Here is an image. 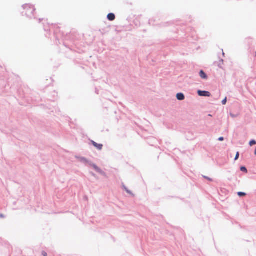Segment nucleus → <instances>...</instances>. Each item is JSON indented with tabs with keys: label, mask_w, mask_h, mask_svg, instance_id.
I'll return each instance as SVG.
<instances>
[{
	"label": "nucleus",
	"mask_w": 256,
	"mask_h": 256,
	"mask_svg": "<svg viewBox=\"0 0 256 256\" xmlns=\"http://www.w3.org/2000/svg\"><path fill=\"white\" fill-rule=\"evenodd\" d=\"M42 255L43 256H48V254L45 251H42Z\"/></svg>",
	"instance_id": "nucleus-19"
},
{
	"label": "nucleus",
	"mask_w": 256,
	"mask_h": 256,
	"mask_svg": "<svg viewBox=\"0 0 256 256\" xmlns=\"http://www.w3.org/2000/svg\"><path fill=\"white\" fill-rule=\"evenodd\" d=\"M239 157H240V153L238 152L236 154L234 160H238V159Z\"/></svg>",
	"instance_id": "nucleus-15"
},
{
	"label": "nucleus",
	"mask_w": 256,
	"mask_h": 256,
	"mask_svg": "<svg viewBox=\"0 0 256 256\" xmlns=\"http://www.w3.org/2000/svg\"><path fill=\"white\" fill-rule=\"evenodd\" d=\"M240 171H242V172H244V173L248 172V170L245 166H241L240 167Z\"/></svg>",
	"instance_id": "nucleus-11"
},
{
	"label": "nucleus",
	"mask_w": 256,
	"mask_h": 256,
	"mask_svg": "<svg viewBox=\"0 0 256 256\" xmlns=\"http://www.w3.org/2000/svg\"><path fill=\"white\" fill-rule=\"evenodd\" d=\"M88 165L94 168V170L100 174H101L102 175L105 174V172L92 162L90 161Z\"/></svg>",
	"instance_id": "nucleus-2"
},
{
	"label": "nucleus",
	"mask_w": 256,
	"mask_h": 256,
	"mask_svg": "<svg viewBox=\"0 0 256 256\" xmlns=\"http://www.w3.org/2000/svg\"><path fill=\"white\" fill-rule=\"evenodd\" d=\"M43 20V19L40 18L39 19V22H40L41 20Z\"/></svg>",
	"instance_id": "nucleus-25"
},
{
	"label": "nucleus",
	"mask_w": 256,
	"mask_h": 256,
	"mask_svg": "<svg viewBox=\"0 0 256 256\" xmlns=\"http://www.w3.org/2000/svg\"><path fill=\"white\" fill-rule=\"evenodd\" d=\"M222 56H224V52H223V51H222Z\"/></svg>",
	"instance_id": "nucleus-27"
},
{
	"label": "nucleus",
	"mask_w": 256,
	"mask_h": 256,
	"mask_svg": "<svg viewBox=\"0 0 256 256\" xmlns=\"http://www.w3.org/2000/svg\"><path fill=\"white\" fill-rule=\"evenodd\" d=\"M122 188L126 192L128 193V194H132L133 195V194L132 193V191H130V190H129L126 186L124 185H123L122 186Z\"/></svg>",
	"instance_id": "nucleus-10"
},
{
	"label": "nucleus",
	"mask_w": 256,
	"mask_h": 256,
	"mask_svg": "<svg viewBox=\"0 0 256 256\" xmlns=\"http://www.w3.org/2000/svg\"><path fill=\"white\" fill-rule=\"evenodd\" d=\"M224 64V60L222 59H220V62L218 63V68H223L222 66V65Z\"/></svg>",
	"instance_id": "nucleus-12"
},
{
	"label": "nucleus",
	"mask_w": 256,
	"mask_h": 256,
	"mask_svg": "<svg viewBox=\"0 0 256 256\" xmlns=\"http://www.w3.org/2000/svg\"><path fill=\"white\" fill-rule=\"evenodd\" d=\"M44 30L46 32H48V30H50L49 26H44Z\"/></svg>",
	"instance_id": "nucleus-16"
},
{
	"label": "nucleus",
	"mask_w": 256,
	"mask_h": 256,
	"mask_svg": "<svg viewBox=\"0 0 256 256\" xmlns=\"http://www.w3.org/2000/svg\"><path fill=\"white\" fill-rule=\"evenodd\" d=\"M90 144L94 146L97 150H101L103 148V144H98L92 140H90Z\"/></svg>",
	"instance_id": "nucleus-4"
},
{
	"label": "nucleus",
	"mask_w": 256,
	"mask_h": 256,
	"mask_svg": "<svg viewBox=\"0 0 256 256\" xmlns=\"http://www.w3.org/2000/svg\"><path fill=\"white\" fill-rule=\"evenodd\" d=\"M250 54L254 57V58L255 59L256 58V52L254 50H252V48H250Z\"/></svg>",
	"instance_id": "nucleus-9"
},
{
	"label": "nucleus",
	"mask_w": 256,
	"mask_h": 256,
	"mask_svg": "<svg viewBox=\"0 0 256 256\" xmlns=\"http://www.w3.org/2000/svg\"><path fill=\"white\" fill-rule=\"evenodd\" d=\"M197 93L200 96L210 97L211 96L210 92L206 90H198Z\"/></svg>",
	"instance_id": "nucleus-3"
},
{
	"label": "nucleus",
	"mask_w": 256,
	"mask_h": 256,
	"mask_svg": "<svg viewBox=\"0 0 256 256\" xmlns=\"http://www.w3.org/2000/svg\"><path fill=\"white\" fill-rule=\"evenodd\" d=\"M90 174H91L92 176H96V174H95L94 172H90Z\"/></svg>",
	"instance_id": "nucleus-23"
},
{
	"label": "nucleus",
	"mask_w": 256,
	"mask_h": 256,
	"mask_svg": "<svg viewBox=\"0 0 256 256\" xmlns=\"http://www.w3.org/2000/svg\"><path fill=\"white\" fill-rule=\"evenodd\" d=\"M227 102V98L226 97L222 102V105H225L226 104Z\"/></svg>",
	"instance_id": "nucleus-17"
},
{
	"label": "nucleus",
	"mask_w": 256,
	"mask_h": 256,
	"mask_svg": "<svg viewBox=\"0 0 256 256\" xmlns=\"http://www.w3.org/2000/svg\"><path fill=\"white\" fill-rule=\"evenodd\" d=\"M76 158L78 159L80 162L84 164H88L90 160H88L84 157L80 156H76Z\"/></svg>",
	"instance_id": "nucleus-5"
},
{
	"label": "nucleus",
	"mask_w": 256,
	"mask_h": 256,
	"mask_svg": "<svg viewBox=\"0 0 256 256\" xmlns=\"http://www.w3.org/2000/svg\"><path fill=\"white\" fill-rule=\"evenodd\" d=\"M256 144V140H251L249 142V145L252 146Z\"/></svg>",
	"instance_id": "nucleus-13"
},
{
	"label": "nucleus",
	"mask_w": 256,
	"mask_h": 256,
	"mask_svg": "<svg viewBox=\"0 0 256 256\" xmlns=\"http://www.w3.org/2000/svg\"><path fill=\"white\" fill-rule=\"evenodd\" d=\"M254 154L256 156V147L255 150H254Z\"/></svg>",
	"instance_id": "nucleus-26"
},
{
	"label": "nucleus",
	"mask_w": 256,
	"mask_h": 256,
	"mask_svg": "<svg viewBox=\"0 0 256 256\" xmlns=\"http://www.w3.org/2000/svg\"><path fill=\"white\" fill-rule=\"evenodd\" d=\"M176 98L178 100H183L185 98V96L183 93L178 92L176 94Z\"/></svg>",
	"instance_id": "nucleus-7"
},
{
	"label": "nucleus",
	"mask_w": 256,
	"mask_h": 256,
	"mask_svg": "<svg viewBox=\"0 0 256 256\" xmlns=\"http://www.w3.org/2000/svg\"><path fill=\"white\" fill-rule=\"evenodd\" d=\"M224 140V138L222 137V136H220V137L218 138V140L220 141V142H222Z\"/></svg>",
	"instance_id": "nucleus-20"
},
{
	"label": "nucleus",
	"mask_w": 256,
	"mask_h": 256,
	"mask_svg": "<svg viewBox=\"0 0 256 256\" xmlns=\"http://www.w3.org/2000/svg\"><path fill=\"white\" fill-rule=\"evenodd\" d=\"M238 195L240 197H242V196H246V193H245L244 192H238Z\"/></svg>",
	"instance_id": "nucleus-14"
},
{
	"label": "nucleus",
	"mask_w": 256,
	"mask_h": 256,
	"mask_svg": "<svg viewBox=\"0 0 256 256\" xmlns=\"http://www.w3.org/2000/svg\"><path fill=\"white\" fill-rule=\"evenodd\" d=\"M200 77L203 80H207L208 78L207 74L203 70H200L199 72Z\"/></svg>",
	"instance_id": "nucleus-6"
},
{
	"label": "nucleus",
	"mask_w": 256,
	"mask_h": 256,
	"mask_svg": "<svg viewBox=\"0 0 256 256\" xmlns=\"http://www.w3.org/2000/svg\"><path fill=\"white\" fill-rule=\"evenodd\" d=\"M208 116H212L210 114H208Z\"/></svg>",
	"instance_id": "nucleus-28"
},
{
	"label": "nucleus",
	"mask_w": 256,
	"mask_h": 256,
	"mask_svg": "<svg viewBox=\"0 0 256 256\" xmlns=\"http://www.w3.org/2000/svg\"><path fill=\"white\" fill-rule=\"evenodd\" d=\"M96 92L97 94H98V90H97V88L96 89Z\"/></svg>",
	"instance_id": "nucleus-24"
},
{
	"label": "nucleus",
	"mask_w": 256,
	"mask_h": 256,
	"mask_svg": "<svg viewBox=\"0 0 256 256\" xmlns=\"http://www.w3.org/2000/svg\"><path fill=\"white\" fill-rule=\"evenodd\" d=\"M6 218V216L2 214H0V218Z\"/></svg>",
	"instance_id": "nucleus-21"
},
{
	"label": "nucleus",
	"mask_w": 256,
	"mask_h": 256,
	"mask_svg": "<svg viewBox=\"0 0 256 256\" xmlns=\"http://www.w3.org/2000/svg\"><path fill=\"white\" fill-rule=\"evenodd\" d=\"M230 116L232 117V118H236V116L234 114H230Z\"/></svg>",
	"instance_id": "nucleus-22"
},
{
	"label": "nucleus",
	"mask_w": 256,
	"mask_h": 256,
	"mask_svg": "<svg viewBox=\"0 0 256 256\" xmlns=\"http://www.w3.org/2000/svg\"><path fill=\"white\" fill-rule=\"evenodd\" d=\"M24 11L22 12V15H25L29 18H36L34 12L36 8L33 5L25 4L22 6Z\"/></svg>",
	"instance_id": "nucleus-1"
},
{
	"label": "nucleus",
	"mask_w": 256,
	"mask_h": 256,
	"mask_svg": "<svg viewBox=\"0 0 256 256\" xmlns=\"http://www.w3.org/2000/svg\"><path fill=\"white\" fill-rule=\"evenodd\" d=\"M203 178L206 180H208L210 181V182H212V178L207 176H202Z\"/></svg>",
	"instance_id": "nucleus-18"
},
{
	"label": "nucleus",
	"mask_w": 256,
	"mask_h": 256,
	"mask_svg": "<svg viewBox=\"0 0 256 256\" xmlns=\"http://www.w3.org/2000/svg\"><path fill=\"white\" fill-rule=\"evenodd\" d=\"M107 19L110 21H113L116 19V16L114 13H109L107 16Z\"/></svg>",
	"instance_id": "nucleus-8"
}]
</instances>
